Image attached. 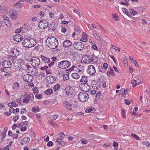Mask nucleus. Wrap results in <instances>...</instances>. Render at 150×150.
Listing matches in <instances>:
<instances>
[{
  "mask_svg": "<svg viewBox=\"0 0 150 150\" xmlns=\"http://www.w3.org/2000/svg\"><path fill=\"white\" fill-rule=\"evenodd\" d=\"M57 39L54 37H49L46 41V45L51 49H55L58 45Z\"/></svg>",
  "mask_w": 150,
  "mask_h": 150,
  "instance_id": "f257e3e1",
  "label": "nucleus"
},
{
  "mask_svg": "<svg viewBox=\"0 0 150 150\" xmlns=\"http://www.w3.org/2000/svg\"><path fill=\"white\" fill-rule=\"evenodd\" d=\"M78 97L80 101L84 102L88 100L89 98V95L87 93L82 91L79 93Z\"/></svg>",
  "mask_w": 150,
  "mask_h": 150,
  "instance_id": "f03ea898",
  "label": "nucleus"
},
{
  "mask_svg": "<svg viewBox=\"0 0 150 150\" xmlns=\"http://www.w3.org/2000/svg\"><path fill=\"white\" fill-rule=\"evenodd\" d=\"M71 65V62L68 60H63L59 63L58 66L60 68L66 69Z\"/></svg>",
  "mask_w": 150,
  "mask_h": 150,
  "instance_id": "7ed1b4c3",
  "label": "nucleus"
},
{
  "mask_svg": "<svg viewBox=\"0 0 150 150\" xmlns=\"http://www.w3.org/2000/svg\"><path fill=\"white\" fill-rule=\"evenodd\" d=\"M48 22L45 20H41L38 23V28L41 29H43L46 28L48 25Z\"/></svg>",
  "mask_w": 150,
  "mask_h": 150,
  "instance_id": "20e7f679",
  "label": "nucleus"
},
{
  "mask_svg": "<svg viewBox=\"0 0 150 150\" xmlns=\"http://www.w3.org/2000/svg\"><path fill=\"white\" fill-rule=\"evenodd\" d=\"M31 64L34 67H38L40 64V59L38 57H34L32 58L30 61Z\"/></svg>",
  "mask_w": 150,
  "mask_h": 150,
  "instance_id": "39448f33",
  "label": "nucleus"
},
{
  "mask_svg": "<svg viewBox=\"0 0 150 150\" xmlns=\"http://www.w3.org/2000/svg\"><path fill=\"white\" fill-rule=\"evenodd\" d=\"M34 97L33 94H28L23 99V102L24 103H27L30 100L31 102L34 101Z\"/></svg>",
  "mask_w": 150,
  "mask_h": 150,
  "instance_id": "423d86ee",
  "label": "nucleus"
},
{
  "mask_svg": "<svg viewBox=\"0 0 150 150\" xmlns=\"http://www.w3.org/2000/svg\"><path fill=\"white\" fill-rule=\"evenodd\" d=\"M79 87L83 91L86 92L89 91L90 90V87L87 83H82L79 85Z\"/></svg>",
  "mask_w": 150,
  "mask_h": 150,
  "instance_id": "0eeeda50",
  "label": "nucleus"
},
{
  "mask_svg": "<svg viewBox=\"0 0 150 150\" xmlns=\"http://www.w3.org/2000/svg\"><path fill=\"white\" fill-rule=\"evenodd\" d=\"M73 46L76 49L80 51H82L84 47V45L81 42H79L75 43L73 45Z\"/></svg>",
  "mask_w": 150,
  "mask_h": 150,
  "instance_id": "6e6552de",
  "label": "nucleus"
},
{
  "mask_svg": "<svg viewBox=\"0 0 150 150\" xmlns=\"http://www.w3.org/2000/svg\"><path fill=\"white\" fill-rule=\"evenodd\" d=\"M87 71L90 75L94 74L96 72L95 67L92 65H89Z\"/></svg>",
  "mask_w": 150,
  "mask_h": 150,
  "instance_id": "1a4fd4ad",
  "label": "nucleus"
},
{
  "mask_svg": "<svg viewBox=\"0 0 150 150\" xmlns=\"http://www.w3.org/2000/svg\"><path fill=\"white\" fill-rule=\"evenodd\" d=\"M23 78L24 80L27 82H30L33 79V76L29 74H26L24 75Z\"/></svg>",
  "mask_w": 150,
  "mask_h": 150,
  "instance_id": "9d476101",
  "label": "nucleus"
},
{
  "mask_svg": "<svg viewBox=\"0 0 150 150\" xmlns=\"http://www.w3.org/2000/svg\"><path fill=\"white\" fill-rule=\"evenodd\" d=\"M3 67L5 68H8L10 67L11 66V62L8 60H4L2 63Z\"/></svg>",
  "mask_w": 150,
  "mask_h": 150,
  "instance_id": "9b49d317",
  "label": "nucleus"
},
{
  "mask_svg": "<svg viewBox=\"0 0 150 150\" xmlns=\"http://www.w3.org/2000/svg\"><path fill=\"white\" fill-rule=\"evenodd\" d=\"M10 54L13 57H16L19 55V51L16 49H12L10 52Z\"/></svg>",
  "mask_w": 150,
  "mask_h": 150,
  "instance_id": "f8f14e48",
  "label": "nucleus"
},
{
  "mask_svg": "<svg viewBox=\"0 0 150 150\" xmlns=\"http://www.w3.org/2000/svg\"><path fill=\"white\" fill-rule=\"evenodd\" d=\"M30 43L29 38L25 39L23 41V44L25 47L27 48L31 47Z\"/></svg>",
  "mask_w": 150,
  "mask_h": 150,
  "instance_id": "ddd939ff",
  "label": "nucleus"
},
{
  "mask_svg": "<svg viewBox=\"0 0 150 150\" xmlns=\"http://www.w3.org/2000/svg\"><path fill=\"white\" fill-rule=\"evenodd\" d=\"M13 38V39L15 41L17 42H19L23 39V37L19 34H17L14 36Z\"/></svg>",
  "mask_w": 150,
  "mask_h": 150,
  "instance_id": "4468645a",
  "label": "nucleus"
},
{
  "mask_svg": "<svg viewBox=\"0 0 150 150\" xmlns=\"http://www.w3.org/2000/svg\"><path fill=\"white\" fill-rule=\"evenodd\" d=\"M31 47H34L36 44L37 40L34 38H29Z\"/></svg>",
  "mask_w": 150,
  "mask_h": 150,
  "instance_id": "2eb2a0df",
  "label": "nucleus"
},
{
  "mask_svg": "<svg viewBox=\"0 0 150 150\" xmlns=\"http://www.w3.org/2000/svg\"><path fill=\"white\" fill-rule=\"evenodd\" d=\"M72 91L71 86H66L65 89V92L67 95H71L72 93Z\"/></svg>",
  "mask_w": 150,
  "mask_h": 150,
  "instance_id": "dca6fc26",
  "label": "nucleus"
},
{
  "mask_svg": "<svg viewBox=\"0 0 150 150\" xmlns=\"http://www.w3.org/2000/svg\"><path fill=\"white\" fill-rule=\"evenodd\" d=\"M72 43L71 42L68 40L65 41L63 43V45L64 47H68L71 46Z\"/></svg>",
  "mask_w": 150,
  "mask_h": 150,
  "instance_id": "f3484780",
  "label": "nucleus"
},
{
  "mask_svg": "<svg viewBox=\"0 0 150 150\" xmlns=\"http://www.w3.org/2000/svg\"><path fill=\"white\" fill-rule=\"evenodd\" d=\"M17 13L15 11H11L9 16L10 18L13 19H16L17 17Z\"/></svg>",
  "mask_w": 150,
  "mask_h": 150,
  "instance_id": "a211bd4d",
  "label": "nucleus"
},
{
  "mask_svg": "<svg viewBox=\"0 0 150 150\" xmlns=\"http://www.w3.org/2000/svg\"><path fill=\"white\" fill-rule=\"evenodd\" d=\"M4 23L7 27L10 28L11 27V23L8 18L6 17L5 18H4Z\"/></svg>",
  "mask_w": 150,
  "mask_h": 150,
  "instance_id": "6ab92c4d",
  "label": "nucleus"
},
{
  "mask_svg": "<svg viewBox=\"0 0 150 150\" xmlns=\"http://www.w3.org/2000/svg\"><path fill=\"white\" fill-rule=\"evenodd\" d=\"M86 57L87 58L86 60H88H88V62L91 63L92 64L93 63V58L94 56V54H93V55H86Z\"/></svg>",
  "mask_w": 150,
  "mask_h": 150,
  "instance_id": "aec40b11",
  "label": "nucleus"
},
{
  "mask_svg": "<svg viewBox=\"0 0 150 150\" xmlns=\"http://www.w3.org/2000/svg\"><path fill=\"white\" fill-rule=\"evenodd\" d=\"M47 82L49 83L50 84L54 83L55 81V78L52 76H48L46 78Z\"/></svg>",
  "mask_w": 150,
  "mask_h": 150,
  "instance_id": "412c9836",
  "label": "nucleus"
},
{
  "mask_svg": "<svg viewBox=\"0 0 150 150\" xmlns=\"http://www.w3.org/2000/svg\"><path fill=\"white\" fill-rule=\"evenodd\" d=\"M63 104L64 107L68 109L69 110H71V105L69 102L66 101H64L63 102Z\"/></svg>",
  "mask_w": 150,
  "mask_h": 150,
  "instance_id": "4be33fe9",
  "label": "nucleus"
},
{
  "mask_svg": "<svg viewBox=\"0 0 150 150\" xmlns=\"http://www.w3.org/2000/svg\"><path fill=\"white\" fill-rule=\"evenodd\" d=\"M23 0H21L19 1L16 2L14 5V6H17L18 7L20 8L22 7L23 6V4L21 3V2H23Z\"/></svg>",
  "mask_w": 150,
  "mask_h": 150,
  "instance_id": "5701e85b",
  "label": "nucleus"
},
{
  "mask_svg": "<svg viewBox=\"0 0 150 150\" xmlns=\"http://www.w3.org/2000/svg\"><path fill=\"white\" fill-rule=\"evenodd\" d=\"M40 58L42 59V61L45 63H49L50 62V59L43 55L41 56Z\"/></svg>",
  "mask_w": 150,
  "mask_h": 150,
  "instance_id": "b1692460",
  "label": "nucleus"
},
{
  "mask_svg": "<svg viewBox=\"0 0 150 150\" xmlns=\"http://www.w3.org/2000/svg\"><path fill=\"white\" fill-rule=\"evenodd\" d=\"M53 92V90L52 89L49 88L44 91V93L46 95H50L52 94Z\"/></svg>",
  "mask_w": 150,
  "mask_h": 150,
  "instance_id": "393cba45",
  "label": "nucleus"
},
{
  "mask_svg": "<svg viewBox=\"0 0 150 150\" xmlns=\"http://www.w3.org/2000/svg\"><path fill=\"white\" fill-rule=\"evenodd\" d=\"M8 129L7 127H5L2 132L1 133V135H2L1 139H2L4 138L6 135V132L7 131Z\"/></svg>",
  "mask_w": 150,
  "mask_h": 150,
  "instance_id": "a878e982",
  "label": "nucleus"
},
{
  "mask_svg": "<svg viewBox=\"0 0 150 150\" xmlns=\"http://www.w3.org/2000/svg\"><path fill=\"white\" fill-rule=\"evenodd\" d=\"M96 109L93 108H88L86 110V112L87 113H93L95 111Z\"/></svg>",
  "mask_w": 150,
  "mask_h": 150,
  "instance_id": "bb28decb",
  "label": "nucleus"
},
{
  "mask_svg": "<svg viewBox=\"0 0 150 150\" xmlns=\"http://www.w3.org/2000/svg\"><path fill=\"white\" fill-rule=\"evenodd\" d=\"M88 79L87 76H84L82 77L81 79L79 80V82H84L86 83L88 82Z\"/></svg>",
  "mask_w": 150,
  "mask_h": 150,
  "instance_id": "cd10ccee",
  "label": "nucleus"
},
{
  "mask_svg": "<svg viewBox=\"0 0 150 150\" xmlns=\"http://www.w3.org/2000/svg\"><path fill=\"white\" fill-rule=\"evenodd\" d=\"M40 110V109L39 108V107L38 106H35L32 109V111L34 112H39Z\"/></svg>",
  "mask_w": 150,
  "mask_h": 150,
  "instance_id": "c85d7f7f",
  "label": "nucleus"
},
{
  "mask_svg": "<svg viewBox=\"0 0 150 150\" xmlns=\"http://www.w3.org/2000/svg\"><path fill=\"white\" fill-rule=\"evenodd\" d=\"M29 140L30 138L29 137H25L22 139L21 141L23 142H24L25 144H26L29 142Z\"/></svg>",
  "mask_w": 150,
  "mask_h": 150,
  "instance_id": "c756f323",
  "label": "nucleus"
},
{
  "mask_svg": "<svg viewBox=\"0 0 150 150\" xmlns=\"http://www.w3.org/2000/svg\"><path fill=\"white\" fill-rule=\"evenodd\" d=\"M71 76L73 78L76 79H78L80 77L79 75L76 73H73L71 75Z\"/></svg>",
  "mask_w": 150,
  "mask_h": 150,
  "instance_id": "7c9ffc66",
  "label": "nucleus"
},
{
  "mask_svg": "<svg viewBox=\"0 0 150 150\" xmlns=\"http://www.w3.org/2000/svg\"><path fill=\"white\" fill-rule=\"evenodd\" d=\"M75 48L74 47L69 49V52L70 54H73L75 53Z\"/></svg>",
  "mask_w": 150,
  "mask_h": 150,
  "instance_id": "2f4dec72",
  "label": "nucleus"
},
{
  "mask_svg": "<svg viewBox=\"0 0 150 150\" xmlns=\"http://www.w3.org/2000/svg\"><path fill=\"white\" fill-rule=\"evenodd\" d=\"M19 87V84L18 83H15L13 86V88L14 90H18Z\"/></svg>",
  "mask_w": 150,
  "mask_h": 150,
  "instance_id": "473e14b6",
  "label": "nucleus"
},
{
  "mask_svg": "<svg viewBox=\"0 0 150 150\" xmlns=\"http://www.w3.org/2000/svg\"><path fill=\"white\" fill-rule=\"evenodd\" d=\"M63 79L64 80H68L69 79V74H64L63 76Z\"/></svg>",
  "mask_w": 150,
  "mask_h": 150,
  "instance_id": "72a5a7b5",
  "label": "nucleus"
},
{
  "mask_svg": "<svg viewBox=\"0 0 150 150\" xmlns=\"http://www.w3.org/2000/svg\"><path fill=\"white\" fill-rule=\"evenodd\" d=\"M58 116L57 115H54L51 116L50 117L52 120H55L58 118Z\"/></svg>",
  "mask_w": 150,
  "mask_h": 150,
  "instance_id": "f704fd0d",
  "label": "nucleus"
},
{
  "mask_svg": "<svg viewBox=\"0 0 150 150\" xmlns=\"http://www.w3.org/2000/svg\"><path fill=\"white\" fill-rule=\"evenodd\" d=\"M131 82L132 84L133 85V87H134L136 85H138L139 84V83H137V82L135 80L133 79L131 81Z\"/></svg>",
  "mask_w": 150,
  "mask_h": 150,
  "instance_id": "c9c22d12",
  "label": "nucleus"
},
{
  "mask_svg": "<svg viewBox=\"0 0 150 150\" xmlns=\"http://www.w3.org/2000/svg\"><path fill=\"white\" fill-rule=\"evenodd\" d=\"M120 92H121L122 94L125 95L127 93V90H126L125 88H122L120 91Z\"/></svg>",
  "mask_w": 150,
  "mask_h": 150,
  "instance_id": "e433bc0d",
  "label": "nucleus"
},
{
  "mask_svg": "<svg viewBox=\"0 0 150 150\" xmlns=\"http://www.w3.org/2000/svg\"><path fill=\"white\" fill-rule=\"evenodd\" d=\"M129 12L130 13H132L134 16L136 14H137V12L136 11L132 9H130Z\"/></svg>",
  "mask_w": 150,
  "mask_h": 150,
  "instance_id": "4c0bfd02",
  "label": "nucleus"
},
{
  "mask_svg": "<svg viewBox=\"0 0 150 150\" xmlns=\"http://www.w3.org/2000/svg\"><path fill=\"white\" fill-rule=\"evenodd\" d=\"M113 145L115 149H118V144L117 142H114L113 144Z\"/></svg>",
  "mask_w": 150,
  "mask_h": 150,
  "instance_id": "58836bf2",
  "label": "nucleus"
},
{
  "mask_svg": "<svg viewBox=\"0 0 150 150\" xmlns=\"http://www.w3.org/2000/svg\"><path fill=\"white\" fill-rule=\"evenodd\" d=\"M81 143L84 144H86L88 143L87 141L84 139H81Z\"/></svg>",
  "mask_w": 150,
  "mask_h": 150,
  "instance_id": "ea45409f",
  "label": "nucleus"
},
{
  "mask_svg": "<svg viewBox=\"0 0 150 150\" xmlns=\"http://www.w3.org/2000/svg\"><path fill=\"white\" fill-rule=\"evenodd\" d=\"M27 125V122L25 121L24 122H22L18 124V125L20 126H23L25 125Z\"/></svg>",
  "mask_w": 150,
  "mask_h": 150,
  "instance_id": "a19ab883",
  "label": "nucleus"
},
{
  "mask_svg": "<svg viewBox=\"0 0 150 150\" xmlns=\"http://www.w3.org/2000/svg\"><path fill=\"white\" fill-rule=\"evenodd\" d=\"M57 143H58L59 145H64L65 144V143L63 141H59L57 140Z\"/></svg>",
  "mask_w": 150,
  "mask_h": 150,
  "instance_id": "79ce46f5",
  "label": "nucleus"
},
{
  "mask_svg": "<svg viewBox=\"0 0 150 150\" xmlns=\"http://www.w3.org/2000/svg\"><path fill=\"white\" fill-rule=\"evenodd\" d=\"M93 36L97 40H99V39H100L99 36L96 33H93Z\"/></svg>",
  "mask_w": 150,
  "mask_h": 150,
  "instance_id": "37998d69",
  "label": "nucleus"
},
{
  "mask_svg": "<svg viewBox=\"0 0 150 150\" xmlns=\"http://www.w3.org/2000/svg\"><path fill=\"white\" fill-rule=\"evenodd\" d=\"M101 95V93L100 92H98L96 95V99H98L100 96Z\"/></svg>",
  "mask_w": 150,
  "mask_h": 150,
  "instance_id": "c03bdc74",
  "label": "nucleus"
},
{
  "mask_svg": "<svg viewBox=\"0 0 150 150\" xmlns=\"http://www.w3.org/2000/svg\"><path fill=\"white\" fill-rule=\"evenodd\" d=\"M35 97L37 99H40L42 98V96L40 94H37L35 95Z\"/></svg>",
  "mask_w": 150,
  "mask_h": 150,
  "instance_id": "a18cd8bd",
  "label": "nucleus"
},
{
  "mask_svg": "<svg viewBox=\"0 0 150 150\" xmlns=\"http://www.w3.org/2000/svg\"><path fill=\"white\" fill-rule=\"evenodd\" d=\"M11 136L14 139H16L18 137V135L17 134H13L12 135V136Z\"/></svg>",
  "mask_w": 150,
  "mask_h": 150,
  "instance_id": "49530a36",
  "label": "nucleus"
},
{
  "mask_svg": "<svg viewBox=\"0 0 150 150\" xmlns=\"http://www.w3.org/2000/svg\"><path fill=\"white\" fill-rule=\"evenodd\" d=\"M59 88V86L58 85H56L54 87V90L55 91H56Z\"/></svg>",
  "mask_w": 150,
  "mask_h": 150,
  "instance_id": "de8ad7c7",
  "label": "nucleus"
},
{
  "mask_svg": "<svg viewBox=\"0 0 150 150\" xmlns=\"http://www.w3.org/2000/svg\"><path fill=\"white\" fill-rule=\"evenodd\" d=\"M18 62L21 64H23V61L22 59L21 58H18Z\"/></svg>",
  "mask_w": 150,
  "mask_h": 150,
  "instance_id": "09e8293b",
  "label": "nucleus"
},
{
  "mask_svg": "<svg viewBox=\"0 0 150 150\" xmlns=\"http://www.w3.org/2000/svg\"><path fill=\"white\" fill-rule=\"evenodd\" d=\"M53 145V142L52 141H50L47 143V145L48 146L50 147L52 146Z\"/></svg>",
  "mask_w": 150,
  "mask_h": 150,
  "instance_id": "8fccbe9b",
  "label": "nucleus"
},
{
  "mask_svg": "<svg viewBox=\"0 0 150 150\" xmlns=\"http://www.w3.org/2000/svg\"><path fill=\"white\" fill-rule=\"evenodd\" d=\"M122 117L123 118L125 119L126 118L125 115V110H122Z\"/></svg>",
  "mask_w": 150,
  "mask_h": 150,
  "instance_id": "3c124183",
  "label": "nucleus"
},
{
  "mask_svg": "<svg viewBox=\"0 0 150 150\" xmlns=\"http://www.w3.org/2000/svg\"><path fill=\"white\" fill-rule=\"evenodd\" d=\"M107 72L108 73L109 72V74L112 75L113 76H115V74L113 69H111L110 71H108Z\"/></svg>",
  "mask_w": 150,
  "mask_h": 150,
  "instance_id": "603ef678",
  "label": "nucleus"
},
{
  "mask_svg": "<svg viewBox=\"0 0 150 150\" xmlns=\"http://www.w3.org/2000/svg\"><path fill=\"white\" fill-rule=\"evenodd\" d=\"M9 110L11 113L12 112L13 113L15 112V109L12 107H10Z\"/></svg>",
  "mask_w": 150,
  "mask_h": 150,
  "instance_id": "864d4df0",
  "label": "nucleus"
},
{
  "mask_svg": "<svg viewBox=\"0 0 150 150\" xmlns=\"http://www.w3.org/2000/svg\"><path fill=\"white\" fill-rule=\"evenodd\" d=\"M74 11L77 13L79 17H81L80 13L77 10H74Z\"/></svg>",
  "mask_w": 150,
  "mask_h": 150,
  "instance_id": "5fc2aeb1",
  "label": "nucleus"
},
{
  "mask_svg": "<svg viewBox=\"0 0 150 150\" xmlns=\"http://www.w3.org/2000/svg\"><path fill=\"white\" fill-rule=\"evenodd\" d=\"M22 28H21V27L19 28L17 30H16L15 31V32H16V33H19L21 32V31L22 30Z\"/></svg>",
  "mask_w": 150,
  "mask_h": 150,
  "instance_id": "6e6d98bb",
  "label": "nucleus"
},
{
  "mask_svg": "<svg viewBox=\"0 0 150 150\" xmlns=\"http://www.w3.org/2000/svg\"><path fill=\"white\" fill-rule=\"evenodd\" d=\"M54 25V22L52 23L49 25L48 27L49 30L52 29V27L53 25Z\"/></svg>",
  "mask_w": 150,
  "mask_h": 150,
  "instance_id": "4d7b16f0",
  "label": "nucleus"
},
{
  "mask_svg": "<svg viewBox=\"0 0 150 150\" xmlns=\"http://www.w3.org/2000/svg\"><path fill=\"white\" fill-rule=\"evenodd\" d=\"M113 19L116 21H117L119 18L118 17L115 15H113Z\"/></svg>",
  "mask_w": 150,
  "mask_h": 150,
  "instance_id": "13d9d810",
  "label": "nucleus"
},
{
  "mask_svg": "<svg viewBox=\"0 0 150 150\" xmlns=\"http://www.w3.org/2000/svg\"><path fill=\"white\" fill-rule=\"evenodd\" d=\"M132 136L134 137L136 139H137V140H139L140 139L139 137L138 136H137V135L136 134H132Z\"/></svg>",
  "mask_w": 150,
  "mask_h": 150,
  "instance_id": "bf43d9fd",
  "label": "nucleus"
},
{
  "mask_svg": "<svg viewBox=\"0 0 150 150\" xmlns=\"http://www.w3.org/2000/svg\"><path fill=\"white\" fill-rule=\"evenodd\" d=\"M142 144H144V145H145L147 146H148V147H149V146L150 144V143H149L148 142H142Z\"/></svg>",
  "mask_w": 150,
  "mask_h": 150,
  "instance_id": "052dcab7",
  "label": "nucleus"
},
{
  "mask_svg": "<svg viewBox=\"0 0 150 150\" xmlns=\"http://www.w3.org/2000/svg\"><path fill=\"white\" fill-rule=\"evenodd\" d=\"M75 32H77V34L78 35L80 34V33L81 32V30L79 28H75Z\"/></svg>",
  "mask_w": 150,
  "mask_h": 150,
  "instance_id": "680f3d73",
  "label": "nucleus"
},
{
  "mask_svg": "<svg viewBox=\"0 0 150 150\" xmlns=\"http://www.w3.org/2000/svg\"><path fill=\"white\" fill-rule=\"evenodd\" d=\"M92 47L95 50H98V48L96 45H93Z\"/></svg>",
  "mask_w": 150,
  "mask_h": 150,
  "instance_id": "e2e57ef3",
  "label": "nucleus"
},
{
  "mask_svg": "<svg viewBox=\"0 0 150 150\" xmlns=\"http://www.w3.org/2000/svg\"><path fill=\"white\" fill-rule=\"evenodd\" d=\"M12 106L13 107H17L18 105L16 104L15 101H12Z\"/></svg>",
  "mask_w": 150,
  "mask_h": 150,
  "instance_id": "0e129e2a",
  "label": "nucleus"
},
{
  "mask_svg": "<svg viewBox=\"0 0 150 150\" xmlns=\"http://www.w3.org/2000/svg\"><path fill=\"white\" fill-rule=\"evenodd\" d=\"M88 39L85 38H82L80 39V41L81 42H86L87 41Z\"/></svg>",
  "mask_w": 150,
  "mask_h": 150,
  "instance_id": "69168bd1",
  "label": "nucleus"
},
{
  "mask_svg": "<svg viewBox=\"0 0 150 150\" xmlns=\"http://www.w3.org/2000/svg\"><path fill=\"white\" fill-rule=\"evenodd\" d=\"M123 63H124L125 65H127L128 64V62L126 59L125 58H124L123 60Z\"/></svg>",
  "mask_w": 150,
  "mask_h": 150,
  "instance_id": "338daca9",
  "label": "nucleus"
},
{
  "mask_svg": "<svg viewBox=\"0 0 150 150\" xmlns=\"http://www.w3.org/2000/svg\"><path fill=\"white\" fill-rule=\"evenodd\" d=\"M50 123L51 125L53 127L56 126L57 125V124L56 123L52 121H50Z\"/></svg>",
  "mask_w": 150,
  "mask_h": 150,
  "instance_id": "774afa93",
  "label": "nucleus"
}]
</instances>
